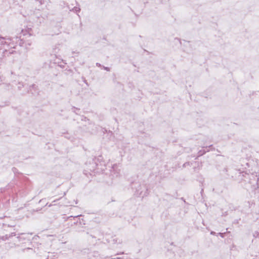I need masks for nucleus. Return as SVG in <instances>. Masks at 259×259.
Masks as SVG:
<instances>
[{"instance_id": "nucleus-27", "label": "nucleus", "mask_w": 259, "mask_h": 259, "mask_svg": "<svg viewBox=\"0 0 259 259\" xmlns=\"http://www.w3.org/2000/svg\"><path fill=\"white\" fill-rule=\"evenodd\" d=\"M30 31H31V29H29V31H28V34H29V36H30V35H31V33H30Z\"/></svg>"}, {"instance_id": "nucleus-20", "label": "nucleus", "mask_w": 259, "mask_h": 259, "mask_svg": "<svg viewBox=\"0 0 259 259\" xmlns=\"http://www.w3.org/2000/svg\"><path fill=\"white\" fill-rule=\"evenodd\" d=\"M225 234V233H219L218 234L220 235L222 238H224Z\"/></svg>"}, {"instance_id": "nucleus-8", "label": "nucleus", "mask_w": 259, "mask_h": 259, "mask_svg": "<svg viewBox=\"0 0 259 259\" xmlns=\"http://www.w3.org/2000/svg\"><path fill=\"white\" fill-rule=\"evenodd\" d=\"M17 234L16 233V232H12L11 234H6L4 236H2V241H6L7 240H8L9 238H10L11 237H13V236H16Z\"/></svg>"}, {"instance_id": "nucleus-16", "label": "nucleus", "mask_w": 259, "mask_h": 259, "mask_svg": "<svg viewBox=\"0 0 259 259\" xmlns=\"http://www.w3.org/2000/svg\"><path fill=\"white\" fill-rule=\"evenodd\" d=\"M3 85L4 86L3 88H5L6 89H7V90H9L10 89V87H11L10 84H7V83H4L3 84Z\"/></svg>"}, {"instance_id": "nucleus-23", "label": "nucleus", "mask_w": 259, "mask_h": 259, "mask_svg": "<svg viewBox=\"0 0 259 259\" xmlns=\"http://www.w3.org/2000/svg\"><path fill=\"white\" fill-rule=\"evenodd\" d=\"M111 259H123V258H122L120 257H114V258L111 257Z\"/></svg>"}, {"instance_id": "nucleus-15", "label": "nucleus", "mask_w": 259, "mask_h": 259, "mask_svg": "<svg viewBox=\"0 0 259 259\" xmlns=\"http://www.w3.org/2000/svg\"><path fill=\"white\" fill-rule=\"evenodd\" d=\"M253 236L254 238H259V231H255L253 234Z\"/></svg>"}, {"instance_id": "nucleus-13", "label": "nucleus", "mask_w": 259, "mask_h": 259, "mask_svg": "<svg viewBox=\"0 0 259 259\" xmlns=\"http://www.w3.org/2000/svg\"><path fill=\"white\" fill-rule=\"evenodd\" d=\"M63 199V198H60L58 199H56V200H54L52 203L51 204H50V205H49V207H50L51 206H53V205H57V204L56 203L57 202L59 201H61V200H62Z\"/></svg>"}, {"instance_id": "nucleus-6", "label": "nucleus", "mask_w": 259, "mask_h": 259, "mask_svg": "<svg viewBox=\"0 0 259 259\" xmlns=\"http://www.w3.org/2000/svg\"><path fill=\"white\" fill-rule=\"evenodd\" d=\"M212 145H210L209 146L207 147V146H206V147H203V149H201L200 150H199L198 152V156H197V157H200L201 156H202L203 155H204L206 152H208L209 151V149H208V148L211 147Z\"/></svg>"}, {"instance_id": "nucleus-1", "label": "nucleus", "mask_w": 259, "mask_h": 259, "mask_svg": "<svg viewBox=\"0 0 259 259\" xmlns=\"http://www.w3.org/2000/svg\"><path fill=\"white\" fill-rule=\"evenodd\" d=\"M24 43L23 38L22 39L18 36L10 37L0 36V59L4 57L9 56L15 52L13 50H8L7 48H15L17 44L22 46Z\"/></svg>"}, {"instance_id": "nucleus-25", "label": "nucleus", "mask_w": 259, "mask_h": 259, "mask_svg": "<svg viewBox=\"0 0 259 259\" xmlns=\"http://www.w3.org/2000/svg\"><path fill=\"white\" fill-rule=\"evenodd\" d=\"M124 254V252H120V253H117V254H116L115 255H119V254Z\"/></svg>"}, {"instance_id": "nucleus-28", "label": "nucleus", "mask_w": 259, "mask_h": 259, "mask_svg": "<svg viewBox=\"0 0 259 259\" xmlns=\"http://www.w3.org/2000/svg\"><path fill=\"white\" fill-rule=\"evenodd\" d=\"M63 204V203H61V202H60L59 203H58V205H60V206H61Z\"/></svg>"}, {"instance_id": "nucleus-33", "label": "nucleus", "mask_w": 259, "mask_h": 259, "mask_svg": "<svg viewBox=\"0 0 259 259\" xmlns=\"http://www.w3.org/2000/svg\"><path fill=\"white\" fill-rule=\"evenodd\" d=\"M79 216H80V215H77V216H76V217H75V218H77V217H79Z\"/></svg>"}, {"instance_id": "nucleus-10", "label": "nucleus", "mask_w": 259, "mask_h": 259, "mask_svg": "<svg viewBox=\"0 0 259 259\" xmlns=\"http://www.w3.org/2000/svg\"><path fill=\"white\" fill-rule=\"evenodd\" d=\"M60 5L62 7V8H65L66 7L67 9H70L69 6L68 5V4L66 3L64 1L61 2Z\"/></svg>"}, {"instance_id": "nucleus-18", "label": "nucleus", "mask_w": 259, "mask_h": 259, "mask_svg": "<svg viewBox=\"0 0 259 259\" xmlns=\"http://www.w3.org/2000/svg\"><path fill=\"white\" fill-rule=\"evenodd\" d=\"M102 68H103L104 70H106V71H109L110 70V68H109V67H105V66H102Z\"/></svg>"}, {"instance_id": "nucleus-32", "label": "nucleus", "mask_w": 259, "mask_h": 259, "mask_svg": "<svg viewBox=\"0 0 259 259\" xmlns=\"http://www.w3.org/2000/svg\"><path fill=\"white\" fill-rule=\"evenodd\" d=\"M28 45L29 46H30V45H31V44H30V43H28Z\"/></svg>"}, {"instance_id": "nucleus-4", "label": "nucleus", "mask_w": 259, "mask_h": 259, "mask_svg": "<svg viewBox=\"0 0 259 259\" xmlns=\"http://www.w3.org/2000/svg\"><path fill=\"white\" fill-rule=\"evenodd\" d=\"M120 175V169L118 168L116 164H114L110 170V176L111 179L118 177Z\"/></svg>"}, {"instance_id": "nucleus-5", "label": "nucleus", "mask_w": 259, "mask_h": 259, "mask_svg": "<svg viewBox=\"0 0 259 259\" xmlns=\"http://www.w3.org/2000/svg\"><path fill=\"white\" fill-rule=\"evenodd\" d=\"M31 93L33 95L38 94V89L37 88V86L33 84L29 87V90L27 91V92L23 94H25L26 93Z\"/></svg>"}, {"instance_id": "nucleus-3", "label": "nucleus", "mask_w": 259, "mask_h": 259, "mask_svg": "<svg viewBox=\"0 0 259 259\" xmlns=\"http://www.w3.org/2000/svg\"><path fill=\"white\" fill-rule=\"evenodd\" d=\"M240 176L245 177L246 179H248V184L251 186L255 187L257 185L259 178L257 177L256 174H247L246 172H240Z\"/></svg>"}, {"instance_id": "nucleus-22", "label": "nucleus", "mask_w": 259, "mask_h": 259, "mask_svg": "<svg viewBox=\"0 0 259 259\" xmlns=\"http://www.w3.org/2000/svg\"><path fill=\"white\" fill-rule=\"evenodd\" d=\"M83 79V82L87 85H89L88 82H87V80L85 79V78L84 77H82Z\"/></svg>"}, {"instance_id": "nucleus-31", "label": "nucleus", "mask_w": 259, "mask_h": 259, "mask_svg": "<svg viewBox=\"0 0 259 259\" xmlns=\"http://www.w3.org/2000/svg\"><path fill=\"white\" fill-rule=\"evenodd\" d=\"M44 201V200L43 199H41L39 201V203H41Z\"/></svg>"}, {"instance_id": "nucleus-14", "label": "nucleus", "mask_w": 259, "mask_h": 259, "mask_svg": "<svg viewBox=\"0 0 259 259\" xmlns=\"http://www.w3.org/2000/svg\"><path fill=\"white\" fill-rule=\"evenodd\" d=\"M80 110L79 109L77 108H76L75 107H73L72 108V112H74L75 113L78 114V111H79Z\"/></svg>"}, {"instance_id": "nucleus-26", "label": "nucleus", "mask_w": 259, "mask_h": 259, "mask_svg": "<svg viewBox=\"0 0 259 259\" xmlns=\"http://www.w3.org/2000/svg\"><path fill=\"white\" fill-rule=\"evenodd\" d=\"M210 234H211V235H215V234H216V233H215V232H214V231H211V232H210Z\"/></svg>"}, {"instance_id": "nucleus-12", "label": "nucleus", "mask_w": 259, "mask_h": 259, "mask_svg": "<svg viewBox=\"0 0 259 259\" xmlns=\"http://www.w3.org/2000/svg\"><path fill=\"white\" fill-rule=\"evenodd\" d=\"M112 241L114 244H121L122 243L121 240L118 238H113Z\"/></svg>"}, {"instance_id": "nucleus-24", "label": "nucleus", "mask_w": 259, "mask_h": 259, "mask_svg": "<svg viewBox=\"0 0 259 259\" xmlns=\"http://www.w3.org/2000/svg\"><path fill=\"white\" fill-rule=\"evenodd\" d=\"M20 234H18V236L17 237V238L19 239V240H21V237L20 236ZM21 234H23L22 233Z\"/></svg>"}, {"instance_id": "nucleus-34", "label": "nucleus", "mask_w": 259, "mask_h": 259, "mask_svg": "<svg viewBox=\"0 0 259 259\" xmlns=\"http://www.w3.org/2000/svg\"><path fill=\"white\" fill-rule=\"evenodd\" d=\"M23 35H26V33H23Z\"/></svg>"}, {"instance_id": "nucleus-19", "label": "nucleus", "mask_w": 259, "mask_h": 259, "mask_svg": "<svg viewBox=\"0 0 259 259\" xmlns=\"http://www.w3.org/2000/svg\"><path fill=\"white\" fill-rule=\"evenodd\" d=\"M188 165H190V162H185V163L183 164V166L184 167H186V166H188Z\"/></svg>"}, {"instance_id": "nucleus-29", "label": "nucleus", "mask_w": 259, "mask_h": 259, "mask_svg": "<svg viewBox=\"0 0 259 259\" xmlns=\"http://www.w3.org/2000/svg\"><path fill=\"white\" fill-rule=\"evenodd\" d=\"M25 249L29 250V249H32L31 248L27 247V248L24 249V250H25Z\"/></svg>"}, {"instance_id": "nucleus-9", "label": "nucleus", "mask_w": 259, "mask_h": 259, "mask_svg": "<svg viewBox=\"0 0 259 259\" xmlns=\"http://www.w3.org/2000/svg\"><path fill=\"white\" fill-rule=\"evenodd\" d=\"M54 64H57V66L62 69L64 68L66 66V63H65L63 60L60 61L58 60L54 62Z\"/></svg>"}, {"instance_id": "nucleus-7", "label": "nucleus", "mask_w": 259, "mask_h": 259, "mask_svg": "<svg viewBox=\"0 0 259 259\" xmlns=\"http://www.w3.org/2000/svg\"><path fill=\"white\" fill-rule=\"evenodd\" d=\"M239 179L241 180V183H244V187L247 189L249 187L248 184V179H246L245 177H242L240 176V175L238 176Z\"/></svg>"}, {"instance_id": "nucleus-11", "label": "nucleus", "mask_w": 259, "mask_h": 259, "mask_svg": "<svg viewBox=\"0 0 259 259\" xmlns=\"http://www.w3.org/2000/svg\"><path fill=\"white\" fill-rule=\"evenodd\" d=\"M70 11H73L74 13H77L80 11V9L79 7H74L71 9H69Z\"/></svg>"}, {"instance_id": "nucleus-30", "label": "nucleus", "mask_w": 259, "mask_h": 259, "mask_svg": "<svg viewBox=\"0 0 259 259\" xmlns=\"http://www.w3.org/2000/svg\"><path fill=\"white\" fill-rule=\"evenodd\" d=\"M101 158H102V157H101V156H100V157L98 158V160H101Z\"/></svg>"}, {"instance_id": "nucleus-2", "label": "nucleus", "mask_w": 259, "mask_h": 259, "mask_svg": "<svg viewBox=\"0 0 259 259\" xmlns=\"http://www.w3.org/2000/svg\"><path fill=\"white\" fill-rule=\"evenodd\" d=\"M132 188L135 190L134 195L137 197H144L148 194L147 187L144 184L141 185L139 182H134L132 184Z\"/></svg>"}, {"instance_id": "nucleus-21", "label": "nucleus", "mask_w": 259, "mask_h": 259, "mask_svg": "<svg viewBox=\"0 0 259 259\" xmlns=\"http://www.w3.org/2000/svg\"><path fill=\"white\" fill-rule=\"evenodd\" d=\"M96 66H98V67H102V65L99 63H96Z\"/></svg>"}, {"instance_id": "nucleus-17", "label": "nucleus", "mask_w": 259, "mask_h": 259, "mask_svg": "<svg viewBox=\"0 0 259 259\" xmlns=\"http://www.w3.org/2000/svg\"><path fill=\"white\" fill-rule=\"evenodd\" d=\"M24 87V85L21 83V82H19L18 85V89L19 90H21L22 88Z\"/></svg>"}]
</instances>
